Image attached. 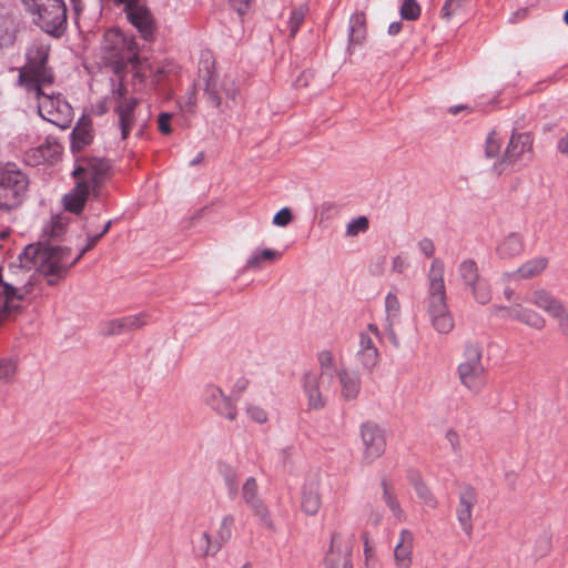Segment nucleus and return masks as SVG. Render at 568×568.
Returning <instances> with one entry per match:
<instances>
[{"instance_id":"f257e3e1","label":"nucleus","mask_w":568,"mask_h":568,"mask_svg":"<svg viewBox=\"0 0 568 568\" xmlns=\"http://www.w3.org/2000/svg\"><path fill=\"white\" fill-rule=\"evenodd\" d=\"M103 58L113 65V70L119 74V84L112 90V97L116 102L114 112L118 115V125L121 131V136L125 140L135 123V108L138 99L134 97H126V89L122 83L121 72L128 64L139 73L138 70V50L133 39H128L121 31L110 29L104 33L102 42Z\"/></svg>"},{"instance_id":"f03ea898","label":"nucleus","mask_w":568,"mask_h":568,"mask_svg":"<svg viewBox=\"0 0 568 568\" xmlns=\"http://www.w3.org/2000/svg\"><path fill=\"white\" fill-rule=\"evenodd\" d=\"M18 260V265L10 264L11 274L23 273L29 280V271L34 270L47 277L49 285L64 278L68 271L78 263L70 247L40 243L28 245Z\"/></svg>"},{"instance_id":"7ed1b4c3","label":"nucleus","mask_w":568,"mask_h":568,"mask_svg":"<svg viewBox=\"0 0 568 568\" xmlns=\"http://www.w3.org/2000/svg\"><path fill=\"white\" fill-rule=\"evenodd\" d=\"M110 164L105 160L87 159L80 162L72 172L77 185L63 199L65 210L79 214L90 194L97 200L102 197V184L108 180Z\"/></svg>"},{"instance_id":"20e7f679","label":"nucleus","mask_w":568,"mask_h":568,"mask_svg":"<svg viewBox=\"0 0 568 568\" xmlns=\"http://www.w3.org/2000/svg\"><path fill=\"white\" fill-rule=\"evenodd\" d=\"M445 264L440 258H434L428 274L426 310L433 328L439 334H448L454 329L455 321L447 304L445 285Z\"/></svg>"},{"instance_id":"39448f33","label":"nucleus","mask_w":568,"mask_h":568,"mask_svg":"<svg viewBox=\"0 0 568 568\" xmlns=\"http://www.w3.org/2000/svg\"><path fill=\"white\" fill-rule=\"evenodd\" d=\"M320 372H307L302 378V387L311 409H322L327 404L331 394L337 392L335 375L339 372L335 355L331 349L317 353Z\"/></svg>"},{"instance_id":"423d86ee","label":"nucleus","mask_w":568,"mask_h":568,"mask_svg":"<svg viewBox=\"0 0 568 568\" xmlns=\"http://www.w3.org/2000/svg\"><path fill=\"white\" fill-rule=\"evenodd\" d=\"M32 22L45 33L60 38L67 30L64 0H20Z\"/></svg>"},{"instance_id":"0eeeda50","label":"nucleus","mask_w":568,"mask_h":568,"mask_svg":"<svg viewBox=\"0 0 568 568\" xmlns=\"http://www.w3.org/2000/svg\"><path fill=\"white\" fill-rule=\"evenodd\" d=\"M50 44L34 40L28 48L26 64L19 71V83L26 89L53 84L54 73L48 65Z\"/></svg>"},{"instance_id":"6e6552de","label":"nucleus","mask_w":568,"mask_h":568,"mask_svg":"<svg viewBox=\"0 0 568 568\" xmlns=\"http://www.w3.org/2000/svg\"><path fill=\"white\" fill-rule=\"evenodd\" d=\"M37 101L40 116L60 129L70 126L73 109L61 93L54 92L52 84L38 85L26 90Z\"/></svg>"},{"instance_id":"1a4fd4ad","label":"nucleus","mask_w":568,"mask_h":568,"mask_svg":"<svg viewBox=\"0 0 568 568\" xmlns=\"http://www.w3.org/2000/svg\"><path fill=\"white\" fill-rule=\"evenodd\" d=\"M29 179L17 164L0 165V207L12 210L18 207L26 199Z\"/></svg>"},{"instance_id":"9d476101","label":"nucleus","mask_w":568,"mask_h":568,"mask_svg":"<svg viewBox=\"0 0 568 568\" xmlns=\"http://www.w3.org/2000/svg\"><path fill=\"white\" fill-rule=\"evenodd\" d=\"M481 357V346L479 344H468L464 351V361L457 366L460 384L475 394H478L486 384V369Z\"/></svg>"},{"instance_id":"9b49d317","label":"nucleus","mask_w":568,"mask_h":568,"mask_svg":"<svg viewBox=\"0 0 568 568\" xmlns=\"http://www.w3.org/2000/svg\"><path fill=\"white\" fill-rule=\"evenodd\" d=\"M237 93L239 89L232 78L210 71L203 75V94L209 106L230 109Z\"/></svg>"},{"instance_id":"f8f14e48","label":"nucleus","mask_w":568,"mask_h":568,"mask_svg":"<svg viewBox=\"0 0 568 568\" xmlns=\"http://www.w3.org/2000/svg\"><path fill=\"white\" fill-rule=\"evenodd\" d=\"M375 339H382L381 331L375 324H368L367 327L358 334L355 358L361 368L367 373H372L381 359Z\"/></svg>"},{"instance_id":"ddd939ff","label":"nucleus","mask_w":568,"mask_h":568,"mask_svg":"<svg viewBox=\"0 0 568 568\" xmlns=\"http://www.w3.org/2000/svg\"><path fill=\"white\" fill-rule=\"evenodd\" d=\"M118 4L124 6L128 20L138 29L141 38L145 41H153L155 36V23L150 10L141 0H114Z\"/></svg>"},{"instance_id":"4468645a","label":"nucleus","mask_w":568,"mask_h":568,"mask_svg":"<svg viewBox=\"0 0 568 568\" xmlns=\"http://www.w3.org/2000/svg\"><path fill=\"white\" fill-rule=\"evenodd\" d=\"M534 138L529 133H513L501 160L495 165L498 173H501L507 166L516 164L524 159H530L532 155Z\"/></svg>"},{"instance_id":"2eb2a0df","label":"nucleus","mask_w":568,"mask_h":568,"mask_svg":"<svg viewBox=\"0 0 568 568\" xmlns=\"http://www.w3.org/2000/svg\"><path fill=\"white\" fill-rule=\"evenodd\" d=\"M354 537L334 532L331 538V547L325 558L326 568H353L351 554Z\"/></svg>"},{"instance_id":"dca6fc26","label":"nucleus","mask_w":568,"mask_h":568,"mask_svg":"<svg viewBox=\"0 0 568 568\" xmlns=\"http://www.w3.org/2000/svg\"><path fill=\"white\" fill-rule=\"evenodd\" d=\"M203 399L205 404L217 415L235 420L237 417V408L231 396L215 384H206L203 388Z\"/></svg>"},{"instance_id":"f3484780","label":"nucleus","mask_w":568,"mask_h":568,"mask_svg":"<svg viewBox=\"0 0 568 568\" xmlns=\"http://www.w3.org/2000/svg\"><path fill=\"white\" fill-rule=\"evenodd\" d=\"M361 436L364 445L363 459L371 464L385 452L386 439L384 432L377 424L368 422L362 425Z\"/></svg>"},{"instance_id":"a211bd4d","label":"nucleus","mask_w":568,"mask_h":568,"mask_svg":"<svg viewBox=\"0 0 568 568\" xmlns=\"http://www.w3.org/2000/svg\"><path fill=\"white\" fill-rule=\"evenodd\" d=\"M478 501V494L471 486H464L458 495L457 520L467 536L473 532V510Z\"/></svg>"},{"instance_id":"6ab92c4d","label":"nucleus","mask_w":568,"mask_h":568,"mask_svg":"<svg viewBox=\"0 0 568 568\" xmlns=\"http://www.w3.org/2000/svg\"><path fill=\"white\" fill-rule=\"evenodd\" d=\"M335 383L337 392L334 395H338L342 400L352 402L358 397L362 381L357 372L341 366L339 372L335 375Z\"/></svg>"},{"instance_id":"aec40b11","label":"nucleus","mask_w":568,"mask_h":568,"mask_svg":"<svg viewBox=\"0 0 568 568\" xmlns=\"http://www.w3.org/2000/svg\"><path fill=\"white\" fill-rule=\"evenodd\" d=\"M146 314L139 313L120 318H113L102 324L104 335H116L138 329L146 324Z\"/></svg>"},{"instance_id":"412c9836","label":"nucleus","mask_w":568,"mask_h":568,"mask_svg":"<svg viewBox=\"0 0 568 568\" xmlns=\"http://www.w3.org/2000/svg\"><path fill=\"white\" fill-rule=\"evenodd\" d=\"M525 251V240L521 233L510 232L505 235L496 246V254L500 260H513Z\"/></svg>"},{"instance_id":"4be33fe9","label":"nucleus","mask_w":568,"mask_h":568,"mask_svg":"<svg viewBox=\"0 0 568 568\" xmlns=\"http://www.w3.org/2000/svg\"><path fill=\"white\" fill-rule=\"evenodd\" d=\"M414 546V534L408 529L399 532V540L394 549V558L397 568H410Z\"/></svg>"},{"instance_id":"5701e85b","label":"nucleus","mask_w":568,"mask_h":568,"mask_svg":"<svg viewBox=\"0 0 568 568\" xmlns=\"http://www.w3.org/2000/svg\"><path fill=\"white\" fill-rule=\"evenodd\" d=\"M509 315L511 320L537 331H542L547 324L546 318L541 314L521 304L514 305V310L509 311Z\"/></svg>"},{"instance_id":"b1692460","label":"nucleus","mask_w":568,"mask_h":568,"mask_svg":"<svg viewBox=\"0 0 568 568\" xmlns=\"http://www.w3.org/2000/svg\"><path fill=\"white\" fill-rule=\"evenodd\" d=\"M71 138L73 151H81L89 145L93 141L91 120L87 116H82L73 128Z\"/></svg>"},{"instance_id":"393cba45","label":"nucleus","mask_w":568,"mask_h":568,"mask_svg":"<svg viewBox=\"0 0 568 568\" xmlns=\"http://www.w3.org/2000/svg\"><path fill=\"white\" fill-rule=\"evenodd\" d=\"M321 505L318 483L316 480L305 483L302 491V510L308 516H314L318 513Z\"/></svg>"},{"instance_id":"a878e982","label":"nucleus","mask_w":568,"mask_h":568,"mask_svg":"<svg viewBox=\"0 0 568 568\" xmlns=\"http://www.w3.org/2000/svg\"><path fill=\"white\" fill-rule=\"evenodd\" d=\"M548 257L536 256L527 260L515 272L509 274L510 277L519 280H529L540 275L548 266Z\"/></svg>"},{"instance_id":"bb28decb","label":"nucleus","mask_w":568,"mask_h":568,"mask_svg":"<svg viewBox=\"0 0 568 568\" xmlns=\"http://www.w3.org/2000/svg\"><path fill=\"white\" fill-rule=\"evenodd\" d=\"M381 487L383 490L382 499L385 503V505L389 508V510L393 513L394 517L398 521H405L406 514L400 507V503L398 500L394 485L386 479H382Z\"/></svg>"},{"instance_id":"cd10ccee","label":"nucleus","mask_w":568,"mask_h":568,"mask_svg":"<svg viewBox=\"0 0 568 568\" xmlns=\"http://www.w3.org/2000/svg\"><path fill=\"white\" fill-rule=\"evenodd\" d=\"M282 253L272 248L255 250L246 260L245 270H260L263 263H272L281 258Z\"/></svg>"},{"instance_id":"c85d7f7f","label":"nucleus","mask_w":568,"mask_h":568,"mask_svg":"<svg viewBox=\"0 0 568 568\" xmlns=\"http://www.w3.org/2000/svg\"><path fill=\"white\" fill-rule=\"evenodd\" d=\"M560 300L545 288L531 291L527 302L548 313Z\"/></svg>"},{"instance_id":"c756f323","label":"nucleus","mask_w":568,"mask_h":568,"mask_svg":"<svg viewBox=\"0 0 568 568\" xmlns=\"http://www.w3.org/2000/svg\"><path fill=\"white\" fill-rule=\"evenodd\" d=\"M68 219L61 215L52 216L51 220L44 225L42 236L45 240H59L65 233L68 226Z\"/></svg>"},{"instance_id":"7c9ffc66","label":"nucleus","mask_w":568,"mask_h":568,"mask_svg":"<svg viewBox=\"0 0 568 568\" xmlns=\"http://www.w3.org/2000/svg\"><path fill=\"white\" fill-rule=\"evenodd\" d=\"M365 38V18L362 13H355L349 19V44H359Z\"/></svg>"},{"instance_id":"2f4dec72","label":"nucleus","mask_w":568,"mask_h":568,"mask_svg":"<svg viewBox=\"0 0 568 568\" xmlns=\"http://www.w3.org/2000/svg\"><path fill=\"white\" fill-rule=\"evenodd\" d=\"M556 323L557 329L562 336H568V308L559 301L548 313Z\"/></svg>"},{"instance_id":"473e14b6","label":"nucleus","mask_w":568,"mask_h":568,"mask_svg":"<svg viewBox=\"0 0 568 568\" xmlns=\"http://www.w3.org/2000/svg\"><path fill=\"white\" fill-rule=\"evenodd\" d=\"M199 551L204 556H215L221 549L222 545L215 536H211L207 531H203L196 540Z\"/></svg>"},{"instance_id":"72a5a7b5","label":"nucleus","mask_w":568,"mask_h":568,"mask_svg":"<svg viewBox=\"0 0 568 568\" xmlns=\"http://www.w3.org/2000/svg\"><path fill=\"white\" fill-rule=\"evenodd\" d=\"M458 273L467 286L481 278L479 275L477 263L471 258L464 260L458 265Z\"/></svg>"},{"instance_id":"f704fd0d","label":"nucleus","mask_w":568,"mask_h":568,"mask_svg":"<svg viewBox=\"0 0 568 568\" xmlns=\"http://www.w3.org/2000/svg\"><path fill=\"white\" fill-rule=\"evenodd\" d=\"M412 484L414 486V489L416 491V495L422 500L424 505H426L429 508H436L437 507V500L435 496L432 494L429 488L425 485V483L420 478H414L412 479Z\"/></svg>"},{"instance_id":"c9c22d12","label":"nucleus","mask_w":568,"mask_h":568,"mask_svg":"<svg viewBox=\"0 0 568 568\" xmlns=\"http://www.w3.org/2000/svg\"><path fill=\"white\" fill-rule=\"evenodd\" d=\"M18 372L17 362L11 358H0V383L12 384Z\"/></svg>"},{"instance_id":"e433bc0d","label":"nucleus","mask_w":568,"mask_h":568,"mask_svg":"<svg viewBox=\"0 0 568 568\" xmlns=\"http://www.w3.org/2000/svg\"><path fill=\"white\" fill-rule=\"evenodd\" d=\"M386 322H397L400 315V303L397 294L388 292L385 297Z\"/></svg>"},{"instance_id":"4c0bfd02","label":"nucleus","mask_w":568,"mask_h":568,"mask_svg":"<svg viewBox=\"0 0 568 568\" xmlns=\"http://www.w3.org/2000/svg\"><path fill=\"white\" fill-rule=\"evenodd\" d=\"M308 8L307 6H300L294 8L291 12V17L288 20L290 36L293 38L298 32L301 26L303 24L305 17L307 14Z\"/></svg>"},{"instance_id":"58836bf2","label":"nucleus","mask_w":568,"mask_h":568,"mask_svg":"<svg viewBox=\"0 0 568 568\" xmlns=\"http://www.w3.org/2000/svg\"><path fill=\"white\" fill-rule=\"evenodd\" d=\"M233 526L234 517L232 515H226L222 518L219 529L214 535L222 547L232 538Z\"/></svg>"},{"instance_id":"ea45409f","label":"nucleus","mask_w":568,"mask_h":568,"mask_svg":"<svg viewBox=\"0 0 568 568\" xmlns=\"http://www.w3.org/2000/svg\"><path fill=\"white\" fill-rule=\"evenodd\" d=\"M468 287L470 288L474 298L478 303L487 304L491 300L489 285L483 278L470 284Z\"/></svg>"},{"instance_id":"a19ab883","label":"nucleus","mask_w":568,"mask_h":568,"mask_svg":"<svg viewBox=\"0 0 568 568\" xmlns=\"http://www.w3.org/2000/svg\"><path fill=\"white\" fill-rule=\"evenodd\" d=\"M219 471L224 479L229 493L231 495L235 494L239 486L236 470L227 464H220Z\"/></svg>"},{"instance_id":"79ce46f5","label":"nucleus","mask_w":568,"mask_h":568,"mask_svg":"<svg viewBox=\"0 0 568 568\" xmlns=\"http://www.w3.org/2000/svg\"><path fill=\"white\" fill-rule=\"evenodd\" d=\"M420 6L416 0H404L400 7V17L405 20L414 21L420 16Z\"/></svg>"},{"instance_id":"37998d69","label":"nucleus","mask_w":568,"mask_h":568,"mask_svg":"<svg viewBox=\"0 0 568 568\" xmlns=\"http://www.w3.org/2000/svg\"><path fill=\"white\" fill-rule=\"evenodd\" d=\"M242 497L247 505L261 499L257 495V483L254 477H248L242 486Z\"/></svg>"},{"instance_id":"c03bdc74","label":"nucleus","mask_w":568,"mask_h":568,"mask_svg":"<svg viewBox=\"0 0 568 568\" xmlns=\"http://www.w3.org/2000/svg\"><path fill=\"white\" fill-rule=\"evenodd\" d=\"M253 513L260 518L262 525L268 529L273 528V523L270 517V513L267 507L264 505L262 499L254 501L248 505Z\"/></svg>"},{"instance_id":"a18cd8bd","label":"nucleus","mask_w":568,"mask_h":568,"mask_svg":"<svg viewBox=\"0 0 568 568\" xmlns=\"http://www.w3.org/2000/svg\"><path fill=\"white\" fill-rule=\"evenodd\" d=\"M369 222L366 216H358L353 219L346 226L347 236H356L359 233H364L368 230Z\"/></svg>"},{"instance_id":"49530a36","label":"nucleus","mask_w":568,"mask_h":568,"mask_svg":"<svg viewBox=\"0 0 568 568\" xmlns=\"http://www.w3.org/2000/svg\"><path fill=\"white\" fill-rule=\"evenodd\" d=\"M468 1L469 0H447L442 8L443 17L450 19L453 14L465 8Z\"/></svg>"},{"instance_id":"de8ad7c7","label":"nucleus","mask_w":568,"mask_h":568,"mask_svg":"<svg viewBox=\"0 0 568 568\" xmlns=\"http://www.w3.org/2000/svg\"><path fill=\"white\" fill-rule=\"evenodd\" d=\"M247 416L257 424H264L268 419L267 412L258 405H248L246 407Z\"/></svg>"},{"instance_id":"09e8293b","label":"nucleus","mask_w":568,"mask_h":568,"mask_svg":"<svg viewBox=\"0 0 568 568\" xmlns=\"http://www.w3.org/2000/svg\"><path fill=\"white\" fill-rule=\"evenodd\" d=\"M501 143L495 132H490L486 139L485 152L488 158H495L500 152Z\"/></svg>"},{"instance_id":"8fccbe9b","label":"nucleus","mask_w":568,"mask_h":568,"mask_svg":"<svg viewBox=\"0 0 568 568\" xmlns=\"http://www.w3.org/2000/svg\"><path fill=\"white\" fill-rule=\"evenodd\" d=\"M293 216L288 207L281 209L273 217V223L277 226H286L291 223Z\"/></svg>"},{"instance_id":"3c124183","label":"nucleus","mask_w":568,"mask_h":568,"mask_svg":"<svg viewBox=\"0 0 568 568\" xmlns=\"http://www.w3.org/2000/svg\"><path fill=\"white\" fill-rule=\"evenodd\" d=\"M101 239H102V234H95V235L89 236L87 245L77 255H74L75 261L79 262L81 260V257L88 251L93 248Z\"/></svg>"},{"instance_id":"603ef678","label":"nucleus","mask_w":568,"mask_h":568,"mask_svg":"<svg viewBox=\"0 0 568 568\" xmlns=\"http://www.w3.org/2000/svg\"><path fill=\"white\" fill-rule=\"evenodd\" d=\"M418 247H419L420 252L427 257L433 256L435 253V245L430 239L425 237V239L420 240L418 242Z\"/></svg>"},{"instance_id":"864d4df0","label":"nucleus","mask_w":568,"mask_h":568,"mask_svg":"<svg viewBox=\"0 0 568 568\" xmlns=\"http://www.w3.org/2000/svg\"><path fill=\"white\" fill-rule=\"evenodd\" d=\"M253 0H230L231 7L240 14L243 16L246 13L248 7Z\"/></svg>"},{"instance_id":"5fc2aeb1","label":"nucleus","mask_w":568,"mask_h":568,"mask_svg":"<svg viewBox=\"0 0 568 568\" xmlns=\"http://www.w3.org/2000/svg\"><path fill=\"white\" fill-rule=\"evenodd\" d=\"M447 442L449 443L453 452L457 453L460 449L459 436L454 429H448L445 435Z\"/></svg>"},{"instance_id":"6e6d98bb","label":"nucleus","mask_w":568,"mask_h":568,"mask_svg":"<svg viewBox=\"0 0 568 568\" xmlns=\"http://www.w3.org/2000/svg\"><path fill=\"white\" fill-rule=\"evenodd\" d=\"M171 114L169 113H161L159 115V130L163 134L171 133V125H170Z\"/></svg>"},{"instance_id":"4d7b16f0","label":"nucleus","mask_w":568,"mask_h":568,"mask_svg":"<svg viewBox=\"0 0 568 568\" xmlns=\"http://www.w3.org/2000/svg\"><path fill=\"white\" fill-rule=\"evenodd\" d=\"M248 386V379L246 377H240L235 381V383L232 386L231 393L233 395H241L243 392L246 390Z\"/></svg>"},{"instance_id":"13d9d810","label":"nucleus","mask_w":568,"mask_h":568,"mask_svg":"<svg viewBox=\"0 0 568 568\" xmlns=\"http://www.w3.org/2000/svg\"><path fill=\"white\" fill-rule=\"evenodd\" d=\"M510 310H514V305L513 306L494 305L491 307V313L501 318L511 320V316L509 315Z\"/></svg>"},{"instance_id":"bf43d9fd","label":"nucleus","mask_w":568,"mask_h":568,"mask_svg":"<svg viewBox=\"0 0 568 568\" xmlns=\"http://www.w3.org/2000/svg\"><path fill=\"white\" fill-rule=\"evenodd\" d=\"M396 323L397 322H386L385 329L387 332V335H388V338H389L390 343L394 346L398 347L399 346V341H398V337H397V335L395 333V328H394Z\"/></svg>"},{"instance_id":"052dcab7","label":"nucleus","mask_w":568,"mask_h":568,"mask_svg":"<svg viewBox=\"0 0 568 568\" xmlns=\"http://www.w3.org/2000/svg\"><path fill=\"white\" fill-rule=\"evenodd\" d=\"M557 150L561 154L568 155V132H566L557 142Z\"/></svg>"},{"instance_id":"680f3d73","label":"nucleus","mask_w":568,"mask_h":568,"mask_svg":"<svg viewBox=\"0 0 568 568\" xmlns=\"http://www.w3.org/2000/svg\"><path fill=\"white\" fill-rule=\"evenodd\" d=\"M393 271L396 273H403L406 268L405 260L402 256H395L392 263Z\"/></svg>"},{"instance_id":"e2e57ef3","label":"nucleus","mask_w":568,"mask_h":568,"mask_svg":"<svg viewBox=\"0 0 568 568\" xmlns=\"http://www.w3.org/2000/svg\"><path fill=\"white\" fill-rule=\"evenodd\" d=\"M402 22L400 21H396V22H392L389 26H388V33L390 36H396L397 33L400 32L402 30Z\"/></svg>"},{"instance_id":"0e129e2a","label":"nucleus","mask_w":568,"mask_h":568,"mask_svg":"<svg viewBox=\"0 0 568 568\" xmlns=\"http://www.w3.org/2000/svg\"><path fill=\"white\" fill-rule=\"evenodd\" d=\"M292 453H293V447L292 446H287V447L283 448V449H281L280 457L283 460V463H286L290 459Z\"/></svg>"},{"instance_id":"69168bd1","label":"nucleus","mask_w":568,"mask_h":568,"mask_svg":"<svg viewBox=\"0 0 568 568\" xmlns=\"http://www.w3.org/2000/svg\"><path fill=\"white\" fill-rule=\"evenodd\" d=\"M13 38H14V31L11 28L6 27L4 37H0V40L7 42V41H12Z\"/></svg>"},{"instance_id":"338daca9","label":"nucleus","mask_w":568,"mask_h":568,"mask_svg":"<svg viewBox=\"0 0 568 568\" xmlns=\"http://www.w3.org/2000/svg\"><path fill=\"white\" fill-rule=\"evenodd\" d=\"M33 153H34V156H37V160L34 162V164H38L41 161L45 160V156L43 154L42 148H38L37 150L33 151Z\"/></svg>"},{"instance_id":"774afa93","label":"nucleus","mask_w":568,"mask_h":568,"mask_svg":"<svg viewBox=\"0 0 568 568\" xmlns=\"http://www.w3.org/2000/svg\"><path fill=\"white\" fill-rule=\"evenodd\" d=\"M466 109H468L467 105H453V106L449 108V112L452 114H457L459 111L466 110Z\"/></svg>"}]
</instances>
